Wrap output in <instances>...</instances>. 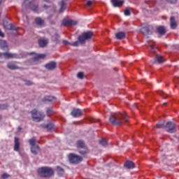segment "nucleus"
<instances>
[{"label":"nucleus","mask_w":179,"mask_h":179,"mask_svg":"<svg viewBox=\"0 0 179 179\" xmlns=\"http://www.w3.org/2000/svg\"><path fill=\"white\" fill-rule=\"evenodd\" d=\"M128 116L127 113H119L111 115L109 117V121L113 125L121 127L124 122H128Z\"/></svg>","instance_id":"1"},{"label":"nucleus","mask_w":179,"mask_h":179,"mask_svg":"<svg viewBox=\"0 0 179 179\" xmlns=\"http://www.w3.org/2000/svg\"><path fill=\"white\" fill-rule=\"evenodd\" d=\"M93 37V32L92 31H87V32L83 33L82 35L78 36V38L77 41L70 43V45L73 47H78L79 45V43L80 44H85L87 40H90Z\"/></svg>","instance_id":"2"},{"label":"nucleus","mask_w":179,"mask_h":179,"mask_svg":"<svg viewBox=\"0 0 179 179\" xmlns=\"http://www.w3.org/2000/svg\"><path fill=\"white\" fill-rule=\"evenodd\" d=\"M38 173L42 178H50V177H54L55 174L54 169L49 166L39 168L38 170Z\"/></svg>","instance_id":"3"},{"label":"nucleus","mask_w":179,"mask_h":179,"mask_svg":"<svg viewBox=\"0 0 179 179\" xmlns=\"http://www.w3.org/2000/svg\"><path fill=\"white\" fill-rule=\"evenodd\" d=\"M25 9H31L33 12L38 10V4L34 3V0H24L22 3V10L24 12Z\"/></svg>","instance_id":"4"},{"label":"nucleus","mask_w":179,"mask_h":179,"mask_svg":"<svg viewBox=\"0 0 179 179\" xmlns=\"http://www.w3.org/2000/svg\"><path fill=\"white\" fill-rule=\"evenodd\" d=\"M29 143L31 146V152L32 155H34V156H37L38 155V152H40L41 148L38 145H36L37 140L36 139V137H33L32 138H30L29 140Z\"/></svg>","instance_id":"5"},{"label":"nucleus","mask_w":179,"mask_h":179,"mask_svg":"<svg viewBox=\"0 0 179 179\" xmlns=\"http://www.w3.org/2000/svg\"><path fill=\"white\" fill-rule=\"evenodd\" d=\"M31 117L33 121H36V122H41L45 117V115L42 112L37 110V109H34L31 111Z\"/></svg>","instance_id":"6"},{"label":"nucleus","mask_w":179,"mask_h":179,"mask_svg":"<svg viewBox=\"0 0 179 179\" xmlns=\"http://www.w3.org/2000/svg\"><path fill=\"white\" fill-rule=\"evenodd\" d=\"M68 157L71 164H79V163L83 161L82 157L73 153L69 154Z\"/></svg>","instance_id":"7"},{"label":"nucleus","mask_w":179,"mask_h":179,"mask_svg":"<svg viewBox=\"0 0 179 179\" xmlns=\"http://www.w3.org/2000/svg\"><path fill=\"white\" fill-rule=\"evenodd\" d=\"M165 128H166V131L169 134H176V132H177L176 124L172 122H168L165 125Z\"/></svg>","instance_id":"8"},{"label":"nucleus","mask_w":179,"mask_h":179,"mask_svg":"<svg viewBox=\"0 0 179 179\" xmlns=\"http://www.w3.org/2000/svg\"><path fill=\"white\" fill-rule=\"evenodd\" d=\"M0 58H5V59H10L13 58H17V55L10 52H0Z\"/></svg>","instance_id":"9"},{"label":"nucleus","mask_w":179,"mask_h":179,"mask_svg":"<svg viewBox=\"0 0 179 179\" xmlns=\"http://www.w3.org/2000/svg\"><path fill=\"white\" fill-rule=\"evenodd\" d=\"M63 26H76L78 22L73 20L64 19L62 22Z\"/></svg>","instance_id":"10"},{"label":"nucleus","mask_w":179,"mask_h":179,"mask_svg":"<svg viewBox=\"0 0 179 179\" xmlns=\"http://www.w3.org/2000/svg\"><path fill=\"white\" fill-rule=\"evenodd\" d=\"M71 115L74 118H78L79 117H81V115H83L82 110H80L79 108H73L71 113Z\"/></svg>","instance_id":"11"},{"label":"nucleus","mask_w":179,"mask_h":179,"mask_svg":"<svg viewBox=\"0 0 179 179\" xmlns=\"http://www.w3.org/2000/svg\"><path fill=\"white\" fill-rule=\"evenodd\" d=\"M45 68L48 71H54L57 68V63L55 62H51L45 65Z\"/></svg>","instance_id":"12"},{"label":"nucleus","mask_w":179,"mask_h":179,"mask_svg":"<svg viewBox=\"0 0 179 179\" xmlns=\"http://www.w3.org/2000/svg\"><path fill=\"white\" fill-rule=\"evenodd\" d=\"M42 101L43 103H53L57 101V98L55 96H45Z\"/></svg>","instance_id":"13"},{"label":"nucleus","mask_w":179,"mask_h":179,"mask_svg":"<svg viewBox=\"0 0 179 179\" xmlns=\"http://www.w3.org/2000/svg\"><path fill=\"white\" fill-rule=\"evenodd\" d=\"M166 62V59L160 55H157L155 56V64H163V62Z\"/></svg>","instance_id":"14"},{"label":"nucleus","mask_w":179,"mask_h":179,"mask_svg":"<svg viewBox=\"0 0 179 179\" xmlns=\"http://www.w3.org/2000/svg\"><path fill=\"white\" fill-rule=\"evenodd\" d=\"M3 26L6 30H14L15 31H17V29H19V27L12 24H4Z\"/></svg>","instance_id":"15"},{"label":"nucleus","mask_w":179,"mask_h":179,"mask_svg":"<svg viewBox=\"0 0 179 179\" xmlns=\"http://www.w3.org/2000/svg\"><path fill=\"white\" fill-rule=\"evenodd\" d=\"M15 145L14 150L15 152H19L20 150V142L19 141V138L15 137Z\"/></svg>","instance_id":"16"},{"label":"nucleus","mask_w":179,"mask_h":179,"mask_svg":"<svg viewBox=\"0 0 179 179\" xmlns=\"http://www.w3.org/2000/svg\"><path fill=\"white\" fill-rule=\"evenodd\" d=\"M56 171L57 173V176H59V177H64V174H65V169H64V168L59 166H57Z\"/></svg>","instance_id":"17"},{"label":"nucleus","mask_w":179,"mask_h":179,"mask_svg":"<svg viewBox=\"0 0 179 179\" xmlns=\"http://www.w3.org/2000/svg\"><path fill=\"white\" fill-rule=\"evenodd\" d=\"M111 3L115 8L122 6L124 5V1L121 0H111Z\"/></svg>","instance_id":"18"},{"label":"nucleus","mask_w":179,"mask_h":179,"mask_svg":"<svg viewBox=\"0 0 179 179\" xmlns=\"http://www.w3.org/2000/svg\"><path fill=\"white\" fill-rule=\"evenodd\" d=\"M7 68L8 69H10V71H15L16 69H19V66L15 65V62H10L7 64Z\"/></svg>","instance_id":"19"},{"label":"nucleus","mask_w":179,"mask_h":179,"mask_svg":"<svg viewBox=\"0 0 179 179\" xmlns=\"http://www.w3.org/2000/svg\"><path fill=\"white\" fill-rule=\"evenodd\" d=\"M124 167H126V169H135V164L132 162V161H127L124 164Z\"/></svg>","instance_id":"20"},{"label":"nucleus","mask_w":179,"mask_h":179,"mask_svg":"<svg viewBox=\"0 0 179 179\" xmlns=\"http://www.w3.org/2000/svg\"><path fill=\"white\" fill-rule=\"evenodd\" d=\"M157 31L161 36H164V34H166V28L163 26L158 27L157 29Z\"/></svg>","instance_id":"21"},{"label":"nucleus","mask_w":179,"mask_h":179,"mask_svg":"<svg viewBox=\"0 0 179 179\" xmlns=\"http://www.w3.org/2000/svg\"><path fill=\"white\" fill-rule=\"evenodd\" d=\"M115 37L117 40H123L126 37V34L124 31H120L115 34Z\"/></svg>","instance_id":"22"},{"label":"nucleus","mask_w":179,"mask_h":179,"mask_svg":"<svg viewBox=\"0 0 179 179\" xmlns=\"http://www.w3.org/2000/svg\"><path fill=\"white\" fill-rule=\"evenodd\" d=\"M171 22V29H177V22H176V18L174 17H171L170 18Z\"/></svg>","instance_id":"23"},{"label":"nucleus","mask_w":179,"mask_h":179,"mask_svg":"<svg viewBox=\"0 0 179 179\" xmlns=\"http://www.w3.org/2000/svg\"><path fill=\"white\" fill-rule=\"evenodd\" d=\"M141 31L144 36H148V34H150V28L149 27H143L141 29Z\"/></svg>","instance_id":"24"},{"label":"nucleus","mask_w":179,"mask_h":179,"mask_svg":"<svg viewBox=\"0 0 179 179\" xmlns=\"http://www.w3.org/2000/svg\"><path fill=\"white\" fill-rule=\"evenodd\" d=\"M77 148H80V149H86V144L85 141L83 140H78L77 141Z\"/></svg>","instance_id":"25"},{"label":"nucleus","mask_w":179,"mask_h":179,"mask_svg":"<svg viewBox=\"0 0 179 179\" xmlns=\"http://www.w3.org/2000/svg\"><path fill=\"white\" fill-rule=\"evenodd\" d=\"M0 47L3 50H5V48H7V51H9V48H8V43L4 40L0 41Z\"/></svg>","instance_id":"26"},{"label":"nucleus","mask_w":179,"mask_h":179,"mask_svg":"<svg viewBox=\"0 0 179 179\" xmlns=\"http://www.w3.org/2000/svg\"><path fill=\"white\" fill-rule=\"evenodd\" d=\"M45 58V54H38L33 57V61H38V59H44Z\"/></svg>","instance_id":"27"},{"label":"nucleus","mask_w":179,"mask_h":179,"mask_svg":"<svg viewBox=\"0 0 179 179\" xmlns=\"http://www.w3.org/2000/svg\"><path fill=\"white\" fill-rule=\"evenodd\" d=\"M35 22L38 26H43V24H44V21L40 17H36Z\"/></svg>","instance_id":"28"},{"label":"nucleus","mask_w":179,"mask_h":179,"mask_svg":"<svg viewBox=\"0 0 179 179\" xmlns=\"http://www.w3.org/2000/svg\"><path fill=\"white\" fill-rule=\"evenodd\" d=\"M38 44H39L40 47L43 48L44 47H45V45H47V40L41 39V40L38 41Z\"/></svg>","instance_id":"29"},{"label":"nucleus","mask_w":179,"mask_h":179,"mask_svg":"<svg viewBox=\"0 0 179 179\" xmlns=\"http://www.w3.org/2000/svg\"><path fill=\"white\" fill-rule=\"evenodd\" d=\"M164 122H166L164 120L162 121V122H160L159 123L157 124H156V127L158 129H160L162 128H166V126L164 125Z\"/></svg>","instance_id":"30"},{"label":"nucleus","mask_w":179,"mask_h":179,"mask_svg":"<svg viewBox=\"0 0 179 179\" xmlns=\"http://www.w3.org/2000/svg\"><path fill=\"white\" fill-rule=\"evenodd\" d=\"M43 128H46L48 131H51L54 128V124L52 123H48V124L43 126Z\"/></svg>","instance_id":"31"},{"label":"nucleus","mask_w":179,"mask_h":179,"mask_svg":"<svg viewBox=\"0 0 179 179\" xmlns=\"http://www.w3.org/2000/svg\"><path fill=\"white\" fill-rule=\"evenodd\" d=\"M99 143L100 145H101L102 146H107V145H108V142L107 141V140L106 138H102L99 141Z\"/></svg>","instance_id":"32"},{"label":"nucleus","mask_w":179,"mask_h":179,"mask_svg":"<svg viewBox=\"0 0 179 179\" xmlns=\"http://www.w3.org/2000/svg\"><path fill=\"white\" fill-rule=\"evenodd\" d=\"M53 111H52V108H48L46 114L48 117H51L52 115Z\"/></svg>","instance_id":"33"},{"label":"nucleus","mask_w":179,"mask_h":179,"mask_svg":"<svg viewBox=\"0 0 179 179\" xmlns=\"http://www.w3.org/2000/svg\"><path fill=\"white\" fill-rule=\"evenodd\" d=\"M65 9H66V6L65 5V3L62 1V6H61V8H60L61 13H64V10H65Z\"/></svg>","instance_id":"34"},{"label":"nucleus","mask_w":179,"mask_h":179,"mask_svg":"<svg viewBox=\"0 0 179 179\" xmlns=\"http://www.w3.org/2000/svg\"><path fill=\"white\" fill-rule=\"evenodd\" d=\"M9 107V105L8 103H1L0 104V110H6Z\"/></svg>","instance_id":"35"},{"label":"nucleus","mask_w":179,"mask_h":179,"mask_svg":"<svg viewBox=\"0 0 179 179\" xmlns=\"http://www.w3.org/2000/svg\"><path fill=\"white\" fill-rule=\"evenodd\" d=\"M124 15H125V16L131 15V11L129 10V8H126V9L124 10Z\"/></svg>","instance_id":"36"},{"label":"nucleus","mask_w":179,"mask_h":179,"mask_svg":"<svg viewBox=\"0 0 179 179\" xmlns=\"http://www.w3.org/2000/svg\"><path fill=\"white\" fill-rule=\"evenodd\" d=\"M83 76H85V73H83V72H79L77 74V77L78 78V79H83Z\"/></svg>","instance_id":"37"},{"label":"nucleus","mask_w":179,"mask_h":179,"mask_svg":"<svg viewBox=\"0 0 179 179\" xmlns=\"http://www.w3.org/2000/svg\"><path fill=\"white\" fill-rule=\"evenodd\" d=\"M9 177H10V175L8 174L7 173H4L1 175L2 179L9 178Z\"/></svg>","instance_id":"38"},{"label":"nucleus","mask_w":179,"mask_h":179,"mask_svg":"<svg viewBox=\"0 0 179 179\" xmlns=\"http://www.w3.org/2000/svg\"><path fill=\"white\" fill-rule=\"evenodd\" d=\"M84 150H79L80 155H86L87 153V149L84 148Z\"/></svg>","instance_id":"39"},{"label":"nucleus","mask_w":179,"mask_h":179,"mask_svg":"<svg viewBox=\"0 0 179 179\" xmlns=\"http://www.w3.org/2000/svg\"><path fill=\"white\" fill-rule=\"evenodd\" d=\"M24 82L27 86H31V85H33V83L30 80H25Z\"/></svg>","instance_id":"40"},{"label":"nucleus","mask_w":179,"mask_h":179,"mask_svg":"<svg viewBox=\"0 0 179 179\" xmlns=\"http://www.w3.org/2000/svg\"><path fill=\"white\" fill-rule=\"evenodd\" d=\"M166 2H168L169 3H172V4H174V3H177V1L178 0H166Z\"/></svg>","instance_id":"41"},{"label":"nucleus","mask_w":179,"mask_h":179,"mask_svg":"<svg viewBox=\"0 0 179 179\" xmlns=\"http://www.w3.org/2000/svg\"><path fill=\"white\" fill-rule=\"evenodd\" d=\"M55 43H58V41H59V34H55Z\"/></svg>","instance_id":"42"},{"label":"nucleus","mask_w":179,"mask_h":179,"mask_svg":"<svg viewBox=\"0 0 179 179\" xmlns=\"http://www.w3.org/2000/svg\"><path fill=\"white\" fill-rule=\"evenodd\" d=\"M62 43H63V44H64V45H71V43H69V41H68L66 40H64L62 41Z\"/></svg>","instance_id":"43"},{"label":"nucleus","mask_w":179,"mask_h":179,"mask_svg":"<svg viewBox=\"0 0 179 179\" xmlns=\"http://www.w3.org/2000/svg\"><path fill=\"white\" fill-rule=\"evenodd\" d=\"M150 50H151L152 52H153V53L156 52V49H155V46L151 45L150 46Z\"/></svg>","instance_id":"44"},{"label":"nucleus","mask_w":179,"mask_h":179,"mask_svg":"<svg viewBox=\"0 0 179 179\" xmlns=\"http://www.w3.org/2000/svg\"><path fill=\"white\" fill-rule=\"evenodd\" d=\"M0 37H5V34L0 29Z\"/></svg>","instance_id":"45"},{"label":"nucleus","mask_w":179,"mask_h":179,"mask_svg":"<svg viewBox=\"0 0 179 179\" xmlns=\"http://www.w3.org/2000/svg\"><path fill=\"white\" fill-rule=\"evenodd\" d=\"M86 6H92V1H87Z\"/></svg>","instance_id":"46"},{"label":"nucleus","mask_w":179,"mask_h":179,"mask_svg":"<svg viewBox=\"0 0 179 179\" xmlns=\"http://www.w3.org/2000/svg\"><path fill=\"white\" fill-rule=\"evenodd\" d=\"M43 8H44L45 9H48L49 6H48V5H47V4H45V5H43Z\"/></svg>","instance_id":"47"},{"label":"nucleus","mask_w":179,"mask_h":179,"mask_svg":"<svg viewBox=\"0 0 179 179\" xmlns=\"http://www.w3.org/2000/svg\"><path fill=\"white\" fill-rule=\"evenodd\" d=\"M158 93L162 96V94L163 93V92L159 91Z\"/></svg>","instance_id":"48"},{"label":"nucleus","mask_w":179,"mask_h":179,"mask_svg":"<svg viewBox=\"0 0 179 179\" xmlns=\"http://www.w3.org/2000/svg\"><path fill=\"white\" fill-rule=\"evenodd\" d=\"M24 17H25L27 22V16H24Z\"/></svg>","instance_id":"49"},{"label":"nucleus","mask_w":179,"mask_h":179,"mask_svg":"<svg viewBox=\"0 0 179 179\" xmlns=\"http://www.w3.org/2000/svg\"><path fill=\"white\" fill-rule=\"evenodd\" d=\"M33 54H34V52H31L29 53V55H33Z\"/></svg>","instance_id":"50"},{"label":"nucleus","mask_w":179,"mask_h":179,"mask_svg":"<svg viewBox=\"0 0 179 179\" xmlns=\"http://www.w3.org/2000/svg\"><path fill=\"white\" fill-rule=\"evenodd\" d=\"M167 105V102L164 103V106Z\"/></svg>","instance_id":"51"},{"label":"nucleus","mask_w":179,"mask_h":179,"mask_svg":"<svg viewBox=\"0 0 179 179\" xmlns=\"http://www.w3.org/2000/svg\"><path fill=\"white\" fill-rule=\"evenodd\" d=\"M2 3V0H0V5Z\"/></svg>","instance_id":"52"},{"label":"nucleus","mask_w":179,"mask_h":179,"mask_svg":"<svg viewBox=\"0 0 179 179\" xmlns=\"http://www.w3.org/2000/svg\"><path fill=\"white\" fill-rule=\"evenodd\" d=\"M18 129L21 130L22 129H21V127H18Z\"/></svg>","instance_id":"53"},{"label":"nucleus","mask_w":179,"mask_h":179,"mask_svg":"<svg viewBox=\"0 0 179 179\" xmlns=\"http://www.w3.org/2000/svg\"><path fill=\"white\" fill-rule=\"evenodd\" d=\"M45 1L48 2L47 0H45Z\"/></svg>","instance_id":"54"},{"label":"nucleus","mask_w":179,"mask_h":179,"mask_svg":"<svg viewBox=\"0 0 179 179\" xmlns=\"http://www.w3.org/2000/svg\"><path fill=\"white\" fill-rule=\"evenodd\" d=\"M178 79L179 80V77L178 78Z\"/></svg>","instance_id":"55"},{"label":"nucleus","mask_w":179,"mask_h":179,"mask_svg":"<svg viewBox=\"0 0 179 179\" xmlns=\"http://www.w3.org/2000/svg\"><path fill=\"white\" fill-rule=\"evenodd\" d=\"M164 99H166V97H164Z\"/></svg>","instance_id":"56"},{"label":"nucleus","mask_w":179,"mask_h":179,"mask_svg":"<svg viewBox=\"0 0 179 179\" xmlns=\"http://www.w3.org/2000/svg\"><path fill=\"white\" fill-rule=\"evenodd\" d=\"M0 15H1V13H0Z\"/></svg>","instance_id":"57"}]
</instances>
